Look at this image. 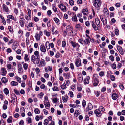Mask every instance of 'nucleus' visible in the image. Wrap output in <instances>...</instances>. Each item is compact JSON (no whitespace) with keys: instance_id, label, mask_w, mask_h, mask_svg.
<instances>
[{"instance_id":"f257e3e1","label":"nucleus","mask_w":125,"mask_h":125,"mask_svg":"<svg viewBox=\"0 0 125 125\" xmlns=\"http://www.w3.org/2000/svg\"><path fill=\"white\" fill-rule=\"evenodd\" d=\"M99 77L97 74H94L93 76V85L95 86H97L99 82V81L98 78Z\"/></svg>"},{"instance_id":"f03ea898","label":"nucleus","mask_w":125,"mask_h":125,"mask_svg":"<svg viewBox=\"0 0 125 125\" xmlns=\"http://www.w3.org/2000/svg\"><path fill=\"white\" fill-rule=\"evenodd\" d=\"M70 43L73 47L74 48H77V49H76V50L77 51H78L79 50L80 46L78 43H77L75 42L72 41H71L70 42Z\"/></svg>"},{"instance_id":"7ed1b4c3","label":"nucleus","mask_w":125,"mask_h":125,"mask_svg":"<svg viewBox=\"0 0 125 125\" xmlns=\"http://www.w3.org/2000/svg\"><path fill=\"white\" fill-rule=\"evenodd\" d=\"M94 5L96 7H100L101 4L100 0H94Z\"/></svg>"},{"instance_id":"20e7f679","label":"nucleus","mask_w":125,"mask_h":125,"mask_svg":"<svg viewBox=\"0 0 125 125\" xmlns=\"http://www.w3.org/2000/svg\"><path fill=\"white\" fill-rule=\"evenodd\" d=\"M94 113L98 117H99L102 115V113L99 109H97L94 111Z\"/></svg>"},{"instance_id":"39448f33","label":"nucleus","mask_w":125,"mask_h":125,"mask_svg":"<svg viewBox=\"0 0 125 125\" xmlns=\"http://www.w3.org/2000/svg\"><path fill=\"white\" fill-rule=\"evenodd\" d=\"M58 7L61 9V10L63 12L66 11V7L63 4H61L59 5Z\"/></svg>"},{"instance_id":"423d86ee","label":"nucleus","mask_w":125,"mask_h":125,"mask_svg":"<svg viewBox=\"0 0 125 125\" xmlns=\"http://www.w3.org/2000/svg\"><path fill=\"white\" fill-rule=\"evenodd\" d=\"M75 62L76 67H79L81 66V60L80 59H76L75 60Z\"/></svg>"},{"instance_id":"0eeeda50","label":"nucleus","mask_w":125,"mask_h":125,"mask_svg":"<svg viewBox=\"0 0 125 125\" xmlns=\"http://www.w3.org/2000/svg\"><path fill=\"white\" fill-rule=\"evenodd\" d=\"M18 69L19 73L21 74L22 72H23V70L22 68V65L20 63L18 64Z\"/></svg>"},{"instance_id":"6e6552de","label":"nucleus","mask_w":125,"mask_h":125,"mask_svg":"<svg viewBox=\"0 0 125 125\" xmlns=\"http://www.w3.org/2000/svg\"><path fill=\"white\" fill-rule=\"evenodd\" d=\"M1 72L0 73V75L2 76H5L7 73V71L4 68H1Z\"/></svg>"},{"instance_id":"1a4fd4ad","label":"nucleus","mask_w":125,"mask_h":125,"mask_svg":"<svg viewBox=\"0 0 125 125\" xmlns=\"http://www.w3.org/2000/svg\"><path fill=\"white\" fill-rule=\"evenodd\" d=\"M93 108V107L92 104L90 103H89L86 108L85 110V111L87 112L89 110H91Z\"/></svg>"},{"instance_id":"9d476101","label":"nucleus","mask_w":125,"mask_h":125,"mask_svg":"<svg viewBox=\"0 0 125 125\" xmlns=\"http://www.w3.org/2000/svg\"><path fill=\"white\" fill-rule=\"evenodd\" d=\"M117 49L121 55H123L124 53L122 48L119 45H117Z\"/></svg>"},{"instance_id":"9b49d317","label":"nucleus","mask_w":125,"mask_h":125,"mask_svg":"<svg viewBox=\"0 0 125 125\" xmlns=\"http://www.w3.org/2000/svg\"><path fill=\"white\" fill-rule=\"evenodd\" d=\"M2 7L3 10L6 12H8L9 11L8 7L6 5L3 4Z\"/></svg>"},{"instance_id":"f8f14e48","label":"nucleus","mask_w":125,"mask_h":125,"mask_svg":"<svg viewBox=\"0 0 125 125\" xmlns=\"http://www.w3.org/2000/svg\"><path fill=\"white\" fill-rule=\"evenodd\" d=\"M40 50L43 52L44 53H45L46 51V49L45 48L44 45L42 44L40 46Z\"/></svg>"},{"instance_id":"ddd939ff","label":"nucleus","mask_w":125,"mask_h":125,"mask_svg":"<svg viewBox=\"0 0 125 125\" xmlns=\"http://www.w3.org/2000/svg\"><path fill=\"white\" fill-rule=\"evenodd\" d=\"M112 98L114 100H116L118 97V96L116 93H113L112 94Z\"/></svg>"},{"instance_id":"4468645a","label":"nucleus","mask_w":125,"mask_h":125,"mask_svg":"<svg viewBox=\"0 0 125 125\" xmlns=\"http://www.w3.org/2000/svg\"><path fill=\"white\" fill-rule=\"evenodd\" d=\"M91 39H89V38H86L83 41L85 45H89L90 43V41Z\"/></svg>"},{"instance_id":"2eb2a0df","label":"nucleus","mask_w":125,"mask_h":125,"mask_svg":"<svg viewBox=\"0 0 125 125\" xmlns=\"http://www.w3.org/2000/svg\"><path fill=\"white\" fill-rule=\"evenodd\" d=\"M77 79L79 82H82L83 80V78L81 74H78Z\"/></svg>"},{"instance_id":"dca6fc26","label":"nucleus","mask_w":125,"mask_h":125,"mask_svg":"<svg viewBox=\"0 0 125 125\" xmlns=\"http://www.w3.org/2000/svg\"><path fill=\"white\" fill-rule=\"evenodd\" d=\"M92 27L94 30L97 31L98 30V28L96 26L94 22V21H92Z\"/></svg>"},{"instance_id":"f3484780","label":"nucleus","mask_w":125,"mask_h":125,"mask_svg":"<svg viewBox=\"0 0 125 125\" xmlns=\"http://www.w3.org/2000/svg\"><path fill=\"white\" fill-rule=\"evenodd\" d=\"M40 65L41 66H45V61L44 59H41L40 63Z\"/></svg>"},{"instance_id":"a211bd4d","label":"nucleus","mask_w":125,"mask_h":125,"mask_svg":"<svg viewBox=\"0 0 125 125\" xmlns=\"http://www.w3.org/2000/svg\"><path fill=\"white\" fill-rule=\"evenodd\" d=\"M90 79V77L89 76H87L86 78L84 80V83L86 84H88L89 83V80Z\"/></svg>"},{"instance_id":"6ab92c4d","label":"nucleus","mask_w":125,"mask_h":125,"mask_svg":"<svg viewBox=\"0 0 125 125\" xmlns=\"http://www.w3.org/2000/svg\"><path fill=\"white\" fill-rule=\"evenodd\" d=\"M25 20H20L19 22L20 26L21 27L24 26Z\"/></svg>"},{"instance_id":"aec40b11","label":"nucleus","mask_w":125,"mask_h":125,"mask_svg":"<svg viewBox=\"0 0 125 125\" xmlns=\"http://www.w3.org/2000/svg\"><path fill=\"white\" fill-rule=\"evenodd\" d=\"M95 21L96 24L98 27H99L100 26V21L98 18H96L95 19Z\"/></svg>"},{"instance_id":"412c9836","label":"nucleus","mask_w":125,"mask_h":125,"mask_svg":"<svg viewBox=\"0 0 125 125\" xmlns=\"http://www.w3.org/2000/svg\"><path fill=\"white\" fill-rule=\"evenodd\" d=\"M63 76L65 77V79H69L70 76V74L69 73H64Z\"/></svg>"},{"instance_id":"4be33fe9","label":"nucleus","mask_w":125,"mask_h":125,"mask_svg":"<svg viewBox=\"0 0 125 125\" xmlns=\"http://www.w3.org/2000/svg\"><path fill=\"white\" fill-rule=\"evenodd\" d=\"M82 12L84 15H87L88 13V10L87 9H83Z\"/></svg>"},{"instance_id":"5701e85b","label":"nucleus","mask_w":125,"mask_h":125,"mask_svg":"<svg viewBox=\"0 0 125 125\" xmlns=\"http://www.w3.org/2000/svg\"><path fill=\"white\" fill-rule=\"evenodd\" d=\"M72 21H73L77 22L78 21L76 15L75 14L72 18Z\"/></svg>"},{"instance_id":"b1692460","label":"nucleus","mask_w":125,"mask_h":125,"mask_svg":"<svg viewBox=\"0 0 125 125\" xmlns=\"http://www.w3.org/2000/svg\"><path fill=\"white\" fill-rule=\"evenodd\" d=\"M39 34L37 33H36L35 36V37L36 38V39L37 41H39L40 40V37Z\"/></svg>"},{"instance_id":"393cba45","label":"nucleus","mask_w":125,"mask_h":125,"mask_svg":"<svg viewBox=\"0 0 125 125\" xmlns=\"http://www.w3.org/2000/svg\"><path fill=\"white\" fill-rule=\"evenodd\" d=\"M34 54L36 57H37L36 59H39V53L37 51H36L34 52Z\"/></svg>"},{"instance_id":"a878e982","label":"nucleus","mask_w":125,"mask_h":125,"mask_svg":"<svg viewBox=\"0 0 125 125\" xmlns=\"http://www.w3.org/2000/svg\"><path fill=\"white\" fill-rule=\"evenodd\" d=\"M69 106L71 107H73V108H77L79 107V105L78 104H70Z\"/></svg>"},{"instance_id":"bb28decb","label":"nucleus","mask_w":125,"mask_h":125,"mask_svg":"<svg viewBox=\"0 0 125 125\" xmlns=\"http://www.w3.org/2000/svg\"><path fill=\"white\" fill-rule=\"evenodd\" d=\"M18 46V43H16L15 44L14 43L12 45V48L13 49L15 50L17 48Z\"/></svg>"},{"instance_id":"cd10ccee","label":"nucleus","mask_w":125,"mask_h":125,"mask_svg":"<svg viewBox=\"0 0 125 125\" xmlns=\"http://www.w3.org/2000/svg\"><path fill=\"white\" fill-rule=\"evenodd\" d=\"M11 98L12 100H13L15 101L16 100V97L14 94H12Z\"/></svg>"},{"instance_id":"c85d7f7f","label":"nucleus","mask_w":125,"mask_h":125,"mask_svg":"<svg viewBox=\"0 0 125 125\" xmlns=\"http://www.w3.org/2000/svg\"><path fill=\"white\" fill-rule=\"evenodd\" d=\"M45 46L47 49H50V44L49 42H46Z\"/></svg>"},{"instance_id":"c756f323","label":"nucleus","mask_w":125,"mask_h":125,"mask_svg":"<svg viewBox=\"0 0 125 125\" xmlns=\"http://www.w3.org/2000/svg\"><path fill=\"white\" fill-rule=\"evenodd\" d=\"M18 83L15 81H12L11 82V85L12 86H16L18 84Z\"/></svg>"},{"instance_id":"7c9ffc66","label":"nucleus","mask_w":125,"mask_h":125,"mask_svg":"<svg viewBox=\"0 0 125 125\" xmlns=\"http://www.w3.org/2000/svg\"><path fill=\"white\" fill-rule=\"evenodd\" d=\"M52 8L54 11L55 12H57V8L56 7V6L55 4H53L52 5Z\"/></svg>"},{"instance_id":"2f4dec72","label":"nucleus","mask_w":125,"mask_h":125,"mask_svg":"<svg viewBox=\"0 0 125 125\" xmlns=\"http://www.w3.org/2000/svg\"><path fill=\"white\" fill-rule=\"evenodd\" d=\"M54 29H55V28L54 26H53L52 27V34H57L58 33V31L57 30L55 31V32H53V31L54 30Z\"/></svg>"},{"instance_id":"473e14b6","label":"nucleus","mask_w":125,"mask_h":125,"mask_svg":"<svg viewBox=\"0 0 125 125\" xmlns=\"http://www.w3.org/2000/svg\"><path fill=\"white\" fill-rule=\"evenodd\" d=\"M12 117L11 116H10L7 119V122L9 123H11L12 122Z\"/></svg>"},{"instance_id":"72a5a7b5","label":"nucleus","mask_w":125,"mask_h":125,"mask_svg":"<svg viewBox=\"0 0 125 125\" xmlns=\"http://www.w3.org/2000/svg\"><path fill=\"white\" fill-rule=\"evenodd\" d=\"M44 104L45 107H49L50 106V104L49 102H47L45 101H44Z\"/></svg>"},{"instance_id":"f704fd0d","label":"nucleus","mask_w":125,"mask_h":125,"mask_svg":"<svg viewBox=\"0 0 125 125\" xmlns=\"http://www.w3.org/2000/svg\"><path fill=\"white\" fill-rule=\"evenodd\" d=\"M79 110H76L75 111V112L74 113V115L75 116L77 117L78 116V115H79Z\"/></svg>"},{"instance_id":"c9c22d12","label":"nucleus","mask_w":125,"mask_h":125,"mask_svg":"<svg viewBox=\"0 0 125 125\" xmlns=\"http://www.w3.org/2000/svg\"><path fill=\"white\" fill-rule=\"evenodd\" d=\"M4 92L6 95H7L9 93V91L8 89L6 88H5L4 90Z\"/></svg>"},{"instance_id":"e433bc0d","label":"nucleus","mask_w":125,"mask_h":125,"mask_svg":"<svg viewBox=\"0 0 125 125\" xmlns=\"http://www.w3.org/2000/svg\"><path fill=\"white\" fill-rule=\"evenodd\" d=\"M103 12L104 14H108V10L107 8H104L103 10Z\"/></svg>"},{"instance_id":"4c0bfd02","label":"nucleus","mask_w":125,"mask_h":125,"mask_svg":"<svg viewBox=\"0 0 125 125\" xmlns=\"http://www.w3.org/2000/svg\"><path fill=\"white\" fill-rule=\"evenodd\" d=\"M100 92L98 91H95L94 92L95 94L97 97L99 96L100 94Z\"/></svg>"},{"instance_id":"58836bf2","label":"nucleus","mask_w":125,"mask_h":125,"mask_svg":"<svg viewBox=\"0 0 125 125\" xmlns=\"http://www.w3.org/2000/svg\"><path fill=\"white\" fill-rule=\"evenodd\" d=\"M110 78L112 81H114L115 79V77L112 75H111L110 76Z\"/></svg>"},{"instance_id":"ea45409f","label":"nucleus","mask_w":125,"mask_h":125,"mask_svg":"<svg viewBox=\"0 0 125 125\" xmlns=\"http://www.w3.org/2000/svg\"><path fill=\"white\" fill-rule=\"evenodd\" d=\"M28 64L26 63H25L23 64V67L25 70H26L28 69Z\"/></svg>"},{"instance_id":"a19ab883","label":"nucleus","mask_w":125,"mask_h":125,"mask_svg":"<svg viewBox=\"0 0 125 125\" xmlns=\"http://www.w3.org/2000/svg\"><path fill=\"white\" fill-rule=\"evenodd\" d=\"M2 82L3 83H6L8 81V80L5 77H3L1 79Z\"/></svg>"},{"instance_id":"79ce46f5","label":"nucleus","mask_w":125,"mask_h":125,"mask_svg":"<svg viewBox=\"0 0 125 125\" xmlns=\"http://www.w3.org/2000/svg\"><path fill=\"white\" fill-rule=\"evenodd\" d=\"M86 104V102L85 100H83L82 101V105L83 108H84Z\"/></svg>"},{"instance_id":"37998d69","label":"nucleus","mask_w":125,"mask_h":125,"mask_svg":"<svg viewBox=\"0 0 125 125\" xmlns=\"http://www.w3.org/2000/svg\"><path fill=\"white\" fill-rule=\"evenodd\" d=\"M40 88L42 89H45V90H47V88L46 87L45 85L44 84H42L40 86Z\"/></svg>"},{"instance_id":"c03bdc74","label":"nucleus","mask_w":125,"mask_h":125,"mask_svg":"<svg viewBox=\"0 0 125 125\" xmlns=\"http://www.w3.org/2000/svg\"><path fill=\"white\" fill-rule=\"evenodd\" d=\"M24 59L25 61H28L29 60V58L28 57L27 54H25Z\"/></svg>"},{"instance_id":"a18cd8bd","label":"nucleus","mask_w":125,"mask_h":125,"mask_svg":"<svg viewBox=\"0 0 125 125\" xmlns=\"http://www.w3.org/2000/svg\"><path fill=\"white\" fill-rule=\"evenodd\" d=\"M27 11L28 12V16L29 18H31V10L29 9H27Z\"/></svg>"},{"instance_id":"49530a36","label":"nucleus","mask_w":125,"mask_h":125,"mask_svg":"<svg viewBox=\"0 0 125 125\" xmlns=\"http://www.w3.org/2000/svg\"><path fill=\"white\" fill-rule=\"evenodd\" d=\"M100 18L102 21L103 20L106 19L104 15H100Z\"/></svg>"},{"instance_id":"de8ad7c7","label":"nucleus","mask_w":125,"mask_h":125,"mask_svg":"<svg viewBox=\"0 0 125 125\" xmlns=\"http://www.w3.org/2000/svg\"><path fill=\"white\" fill-rule=\"evenodd\" d=\"M44 32L46 35L48 36H49L50 35V32H48L47 30L44 31Z\"/></svg>"},{"instance_id":"09e8293b","label":"nucleus","mask_w":125,"mask_h":125,"mask_svg":"<svg viewBox=\"0 0 125 125\" xmlns=\"http://www.w3.org/2000/svg\"><path fill=\"white\" fill-rule=\"evenodd\" d=\"M106 44V43L105 42H103L102 44H100L99 45L100 47L102 48H103Z\"/></svg>"},{"instance_id":"8fccbe9b","label":"nucleus","mask_w":125,"mask_h":125,"mask_svg":"<svg viewBox=\"0 0 125 125\" xmlns=\"http://www.w3.org/2000/svg\"><path fill=\"white\" fill-rule=\"evenodd\" d=\"M61 87L62 89H65L66 88V84L64 83L62 85H61Z\"/></svg>"},{"instance_id":"3c124183","label":"nucleus","mask_w":125,"mask_h":125,"mask_svg":"<svg viewBox=\"0 0 125 125\" xmlns=\"http://www.w3.org/2000/svg\"><path fill=\"white\" fill-rule=\"evenodd\" d=\"M69 3L71 6H72L74 5V2L73 0H69Z\"/></svg>"},{"instance_id":"603ef678","label":"nucleus","mask_w":125,"mask_h":125,"mask_svg":"<svg viewBox=\"0 0 125 125\" xmlns=\"http://www.w3.org/2000/svg\"><path fill=\"white\" fill-rule=\"evenodd\" d=\"M52 90L54 91H58L59 90L57 86H54L52 88Z\"/></svg>"},{"instance_id":"864d4df0","label":"nucleus","mask_w":125,"mask_h":125,"mask_svg":"<svg viewBox=\"0 0 125 125\" xmlns=\"http://www.w3.org/2000/svg\"><path fill=\"white\" fill-rule=\"evenodd\" d=\"M98 109H99V110H101V111L102 112H104L105 111L104 108L102 106H100Z\"/></svg>"},{"instance_id":"5fc2aeb1","label":"nucleus","mask_w":125,"mask_h":125,"mask_svg":"<svg viewBox=\"0 0 125 125\" xmlns=\"http://www.w3.org/2000/svg\"><path fill=\"white\" fill-rule=\"evenodd\" d=\"M34 112L35 114H38L40 113V111L38 108H36L34 110Z\"/></svg>"},{"instance_id":"6e6d98bb","label":"nucleus","mask_w":125,"mask_h":125,"mask_svg":"<svg viewBox=\"0 0 125 125\" xmlns=\"http://www.w3.org/2000/svg\"><path fill=\"white\" fill-rule=\"evenodd\" d=\"M76 86V85L73 84V85L71 86V88L73 91H74L75 90V87Z\"/></svg>"},{"instance_id":"4d7b16f0","label":"nucleus","mask_w":125,"mask_h":125,"mask_svg":"<svg viewBox=\"0 0 125 125\" xmlns=\"http://www.w3.org/2000/svg\"><path fill=\"white\" fill-rule=\"evenodd\" d=\"M115 32L116 35H118L119 34V31L118 29H116L115 30Z\"/></svg>"},{"instance_id":"13d9d810","label":"nucleus","mask_w":125,"mask_h":125,"mask_svg":"<svg viewBox=\"0 0 125 125\" xmlns=\"http://www.w3.org/2000/svg\"><path fill=\"white\" fill-rule=\"evenodd\" d=\"M49 123V121L47 119H45L44 121V125H47Z\"/></svg>"},{"instance_id":"bf43d9fd","label":"nucleus","mask_w":125,"mask_h":125,"mask_svg":"<svg viewBox=\"0 0 125 125\" xmlns=\"http://www.w3.org/2000/svg\"><path fill=\"white\" fill-rule=\"evenodd\" d=\"M104 73L103 71H101L99 73V75L101 77L104 76Z\"/></svg>"},{"instance_id":"052dcab7","label":"nucleus","mask_w":125,"mask_h":125,"mask_svg":"<svg viewBox=\"0 0 125 125\" xmlns=\"http://www.w3.org/2000/svg\"><path fill=\"white\" fill-rule=\"evenodd\" d=\"M8 29L9 30V31L11 32H13V30L11 26H9L8 27Z\"/></svg>"},{"instance_id":"680f3d73","label":"nucleus","mask_w":125,"mask_h":125,"mask_svg":"<svg viewBox=\"0 0 125 125\" xmlns=\"http://www.w3.org/2000/svg\"><path fill=\"white\" fill-rule=\"evenodd\" d=\"M69 92L70 97H73L74 96V94L71 91H69Z\"/></svg>"},{"instance_id":"e2e57ef3","label":"nucleus","mask_w":125,"mask_h":125,"mask_svg":"<svg viewBox=\"0 0 125 125\" xmlns=\"http://www.w3.org/2000/svg\"><path fill=\"white\" fill-rule=\"evenodd\" d=\"M102 21L103 22V24L104 25H105L107 24V21L106 19H104V20H103Z\"/></svg>"},{"instance_id":"0e129e2a","label":"nucleus","mask_w":125,"mask_h":125,"mask_svg":"<svg viewBox=\"0 0 125 125\" xmlns=\"http://www.w3.org/2000/svg\"><path fill=\"white\" fill-rule=\"evenodd\" d=\"M63 100V102H66L67 100V99L65 98L63 96L62 97Z\"/></svg>"},{"instance_id":"69168bd1","label":"nucleus","mask_w":125,"mask_h":125,"mask_svg":"<svg viewBox=\"0 0 125 125\" xmlns=\"http://www.w3.org/2000/svg\"><path fill=\"white\" fill-rule=\"evenodd\" d=\"M54 20L56 23H58L59 21V20L56 17L54 18Z\"/></svg>"},{"instance_id":"338daca9","label":"nucleus","mask_w":125,"mask_h":125,"mask_svg":"<svg viewBox=\"0 0 125 125\" xmlns=\"http://www.w3.org/2000/svg\"><path fill=\"white\" fill-rule=\"evenodd\" d=\"M36 59L35 56L33 55L31 56V61L32 62H34Z\"/></svg>"},{"instance_id":"774afa93","label":"nucleus","mask_w":125,"mask_h":125,"mask_svg":"<svg viewBox=\"0 0 125 125\" xmlns=\"http://www.w3.org/2000/svg\"><path fill=\"white\" fill-rule=\"evenodd\" d=\"M44 95L43 93L42 92H41L38 94V95L40 97V98H41Z\"/></svg>"}]
</instances>
